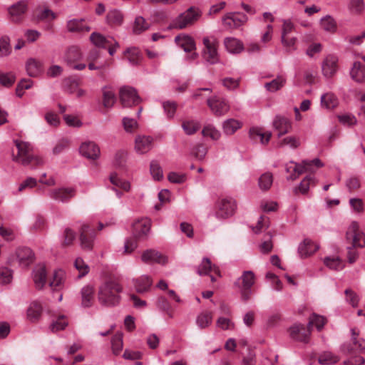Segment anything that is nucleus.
<instances>
[{
	"mask_svg": "<svg viewBox=\"0 0 365 365\" xmlns=\"http://www.w3.org/2000/svg\"><path fill=\"white\" fill-rule=\"evenodd\" d=\"M247 21V16L241 12H230L222 19V24L227 29H237L244 25Z\"/></svg>",
	"mask_w": 365,
	"mask_h": 365,
	"instance_id": "nucleus-11",
	"label": "nucleus"
},
{
	"mask_svg": "<svg viewBox=\"0 0 365 365\" xmlns=\"http://www.w3.org/2000/svg\"><path fill=\"white\" fill-rule=\"evenodd\" d=\"M68 325V320L64 315H59L54 319L49 326V329L52 332H57L65 329Z\"/></svg>",
	"mask_w": 365,
	"mask_h": 365,
	"instance_id": "nucleus-46",
	"label": "nucleus"
},
{
	"mask_svg": "<svg viewBox=\"0 0 365 365\" xmlns=\"http://www.w3.org/2000/svg\"><path fill=\"white\" fill-rule=\"evenodd\" d=\"M351 78L358 83L365 81V66L362 65L359 61L354 63L350 71Z\"/></svg>",
	"mask_w": 365,
	"mask_h": 365,
	"instance_id": "nucleus-37",
	"label": "nucleus"
},
{
	"mask_svg": "<svg viewBox=\"0 0 365 365\" xmlns=\"http://www.w3.org/2000/svg\"><path fill=\"white\" fill-rule=\"evenodd\" d=\"M14 144L17 149V153L13 152L12 160L24 165H31L32 168L44 164V160L38 155L31 153V146L29 143L15 140Z\"/></svg>",
	"mask_w": 365,
	"mask_h": 365,
	"instance_id": "nucleus-1",
	"label": "nucleus"
},
{
	"mask_svg": "<svg viewBox=\"0 0 365 365\" xmlns=\"http://www.w3.org/2000/svg\"><path fill=\"white\" fill-rule=\"evenodd\" d=\"M15 257L21 267H27L34 261V254L29 247H19L16 250Z\"/></svg>",
	"mask_w": 365,
	"mask_h": 365,
	"instance_id": "nucleus-21",
	"label": "nucleus"
},
{
	"mask_svg": "<svg viewBox=\"0 0 365 365\" xmlns=\"http://www.w3.org/2000/svg\"><path fill=\"white\" fill-rule=\"evenodd\" d=\"M102 93L103 106L108 109L111 108L116 101L114 90L110 86H104L102 88Z\"/></svg>",
	"mask_w": 365,
	"mask_h": 365,
	"instance_id": "nucleus-36",
	"label": "nucleus"
},
{
	"mask_svg": "<svg viewBox=\"0 0 365 365\" xmlns=\"http://www.w3.org/2000/svg\"><path fill=\"white\" fill-rule=\"evenodd\" d=\"M164 113L168 118H173L175 116L178 105L175 101H163L162 103Z\"/></svg>",
	"mask_w": 365,
	"mask_h": 365,
	"instance_id": "nucleus-64",
	"label": "nucleus"
},
{
	"mask_svg": "<svg viewBox=\"0 0 365 365\" xmlns=\"http://www.w3.org/2000/svg\"><path fill=\"white\" fill-rule=\"evenodd\" d=\"M346 240L351 242L353 247H364L365 246V235L359 229L356 222H352L346 234Z\"/></svg>",
	"mask_w": 365,
	"mask_h": 365,
	"instance_id": "nucleus-9",
	"label": "nucleus"
},
{
	"mask_svg": "<svg viewBox=\"0 0 365 365\" xmlns=\"http://www.w3.org/2000/svg\"><path fill=\"white\" fill-rule=\"evenodd\" d=\"M74 267L78 272V277H83L88 274L90 271L89 266L84 262L81 257H77L74 261Z\"/></svg>",
	"mask_w": 365,
	"mask_h": 365,
	"instance_id": "nucleus-59",
	"label": "nucleus"
},
{
	"mask_svg": "<svg viewBox=\"0 0 365 365\" xmlns=\"http://www.w3.org/2000/svg\"><path fill=\"white\" fill-rule=\"evenodd\" d=\"M201 10L195 6H190L179 14L170 23V27L175 29H184L195 24L201 17Z\"/></svg>",
	"mask_w": 365,
	"mask_h": 365,
	"instance_id": "nucleus-4",
	"label": "nucleus"
},
{
	"mask_svg": "<svg viewBox=\"0 0 365 365\" xmlns=\"http://www.w3.org/2000/svg\"><path fill=\"white\" fill-rule=\"evenodd\" d=\"M81 58L82 53L79 48L74 46L68 48L63 56V61L70 67L73 66Z\"/></svg>",
	"mask_w": 365,
	"mask_h": 365,
	"instance_id": "nucleus-31",
	"label": "nucleus"
},
{
	"mask_svg": "<svg viewBox=\"0 0 365 365\" xmlns=\"http://www.w3.org/2000/svg\"><path fill=\"white\" fill-rule=\"evenodd\" d=\"M176 43L181 47L185 52H190L191 54L189 58L191 60H194L197 58V54L193 51L195 50V43L193 38L186 34H180L175 38Z\"/></svg>",
	"mask_w": 365,
	"mask_h": 365,
	"instance_id": "nucleus-19",
	"label": "nucleus"
},
{
	"mask_svg": "<svg viewBox=\"0 0 365 365\" xmlns=\"http://www.w3.org/2000/svg\"><path fill=\"white\" fill-rule=\"evenodd\" d=\"M123 334L122 332L116 333L112 338V351L115 355H119L123 347Z\"/></svg>",
	"mask_w": 365,
	"mask_h": 365,
	"instance_id": "nucleus-50",
	"label": "nucleus"
},
{
	"mask_svg": "<svg viewBox=\"0 0 365 365\" xmlns=\"http://www.w3.org/2000/svg\"><path fill=\"white\" fill-rule=\"evenodd\" d=\"M212 317L213 316L211 312L203 311L197 314L195 323L200 329H204L212 324Z\"/></svg>",
	"mask_w": 365,
	"mask_h": 365,
	"instance_id": "nucleus-41",
	"label": "nucleus"
},
{
	"mask_svg": "<svg viewBox=\"0 0 365 365\" xmlns=\"http://www.w3.org/2000/svg\"><path fill=\"white\" fill-rule=\"evenodd\" d=\"M28 9V0H19L11 4L7 9L10 20L14 23L21 22Z\"/></svg>",
	"mask_w": 365,
	"mask_h": 365,
	"instance_id": "nucleus-10",
	"label": "nucleus"
},
{
	"mask_svg": "<svg viewBox=\"0 0 365 365\" xmlns=\"http://www.w3.org/2000/svg\"><path fill=\"white\" fill-rule=\"evenodd\" d=\"M42 312V304L36 301L32 302L27 309L26 317L32 323L37 322L41 318Z\"/></svg>",
	"mask_w": 365,
	"mask_h": 365,
	"instance_id": "nucleus-29",
	"label": "nucleus"
},
{
	"mask_svg": "<svg viewBox=\"0 0 365 365\" xmlns=\"http://www.w3.org/2000/svg\"><path fill=\"white\" fill-rule=\"evenodd\" d=\"M151 222L148 218H140L135 220L132 225V232L135 238L146 240L150 231Z\"/></svg>",
	"mask_w": 365,
	"mask_h": 365,
	"instance_id": "nucleus-14",
	"label": "nucleus"
},
{
	"mask_svg": "<svg viewBox=\"0 0 365 365\" xmlns=\"http://www.w3.org/2000/svg\"><path fill=\"white\" fill-rule=\"evenodd\" d=\"M80 242L82 249L91 250L96 237L94 230L91 229L89 225L83 224L80 228Z\"/></svg>",
	"mask_w": 365,
	"mask_h": 365,
	"instance_id": "nucleus-15",
	"label": "nucleus"
},
{
	"mask_svg": "<svg viewBox=\"0 0 365 365\" xmlns=\"http://www.w3.org/2000/svg\"><path fill=\"white\" fill-rule=\"evenodd\" d=\"M133 281L134 287L139 294L149 292L153 284V279L146 274L141 275Z\"/></svg>",
	"mask_w": 365,
	"mask_h": 365,
	"instance_id": "nucleus-24",
	"label": "nucleus"
},
{
	"mask_svg": "<svg viewBox=\"0 0 365 365\" xmlns=\"http://www.w3.org/2000/svg\"><path fill=\"white\" fill-rule=\"evenodd\" d=\"M76 195V190L71 187H61L51 189L48 192V196L56 202L67 203Z\"/></svg>",
	"mask_w": 365,
	"mask_h": 365,
	"instance_id": "nucleus-12",
	"label": "nucleus"
},
{
	"mask_svg": "<svg viewBox=\"0 0 365 365\" xmlns=\"http://www.w3.org/2000/svg\"><path fill=\"white\" fill-rule=\"evenodd\" d=\"M153 138L148 135H138L135 140V150L138 154H145L151 150Z\"/></svg>",
	"mask_w": 365,
	"mask_h": 365,
	"instance_id": "nucleus-23",
	"label": "nucleus"
},
{
	"mask_svg": "<svg viewBox=\"0 0 365 365\" xmlns=\"http://www.w3.org/2000/svg\"><path fill=\"white\" fill-rule=\"evenodd\" d=\"M324 264L331 270L340 271L345 267V263L337 256H329L324 259Z\"/></svg>",
	"mask_w": 365,
	"mask_h": 365,
	"instance_id": "nucleus-42",
	"label": "nucleus"
},
{
	"mask_svg": "<svg viewBox=\"0 0 365 365\" xmlns=\"http://www.w3.org/2000/svg\"><path fill=\"white\" fill-rule=\"evenodd\" d=\"M242 126V123L235 118H228L222 122V129L225 135H232Z\"/></svg>",
	"mask_w": 365,
	"mask_h": 365,
	"instance_id": "nucleus-34",
	"label": "nucleus"
},
{
	"mask_svg": "<svg viewBox=\"0 0 365 365\" xmlns=\"http://www.w3.org/2000/svg\"><path fill=\"white\" fill-rule=\"evenodd\" d=\"M124 54L132 65H137L141 59L140 51L137 48H128Z\"/></svg>",
	"mask_w": 365,
	"mask_h": 365,
	"instance_id": "nucleus-58",
	"label": "nucleus"
},
{
	"mask_svg": "<svg viewBox=\"0 0 365 365\" xmlns=\"http://www.w3.org/2000/svg\"><path fill=\"white\" fill-rule=\"evenodd\" d=\"M351 342L344 343L341 346V351L344 354H353L365 351V340L359 336L356 329H351Z\"/></svg>",
	"mask_w": 365,
	"mask_h": 365,
	"instance_id": "nucleus-6",
	"label": "nucleus"
},
{
	"mask_svg": "<svg viewBox=\"0 0 365 365\" xmlns=\"http://www.w3.org/2000/svg\"><path fill=\"white\" fill-rule=\"evenodd\" d=\"M271 133L263 132L260 128H252L250 130V137L255 143H260L262 145H266L269 141L271 138Z\"/></svg>",
	"mask_w": 365,
	"mask_h": 365,
	"instance_id": "nucleus-32",
	"label": "nucleus"
},
{
	"mask_svg": "<svg viewBox=\"0 0 365 365\" xmlns=\"http://www.w3.org/2000/svg\"><path fill=\"white\" fill-rule=\"evenodd\" d=\"M66 277V272L61 269H56L53 272L52 279L49 282V286L53 290H59L63 287Z\"/></svg>",
	"mask_w": 365,
	"mask_h": 365,
	"instance_id": "nucleus-38",
	"label": "nucleus"
},
{
	"mask_svg": "<svg viewBox=\"0 0 365 365\" xmlns=\"http://www.w3.org/2000/svg\"><path fill=\"white\" fill-rule=\"evenodd\" d=\"M78 150L82 156L90 160H97L101 155L99 146L93 141L83 142Z\"/></svg>",
	"mask_w": 365,
	"mask_h": 365,
	"instance_id": "nucleus-18",
	"label": "nucleus"
},
{
	"mask_svg": "<svg viewBox=\"0 0 365 365\" xmlns=\"http://www.w3.org/2000/svg\"><path fill=\"white\" fill-rule=\"evenodd\" d=\"M110 38H106L101 34L96 32L93 33L90 36L91 42L95 46L101 48H106L107 46L111 45L112 42Z\"/></svg>",
	"mask_w": 365,
	"mask_h": 365,
	"instance_id": "nucleus-49",
	"label": "nucleus"
},
{
	"mask_svg": "<svg viewBox=\"0 0 365 365\" xmlns=\"http://www.w3.org/2000/svg\"><path fill=\"white\" fill-rule=\"evenodd\" d=\"M110 181L114 186L120 187L125 191H129L130 189V182L119 178L115 173L110 174Z\"/></svg>",
	"mask_w": 365,
	"mask_h": 365,
	"instance_id": "nucleus-55",
	"label": "nucleus"
},
{
	"mask_svg": "<svg viewBox=\"0 0 365 365\" xmlns=\"http://www.w3.org/2000/svg\"><path fill=\"white\" fill-rule=\"evenodd\" d=\"M227 51L230 53H239L244 49L242 42L235 37H227L224 40Z\"/></svg>",
	"mask_w": 365,
	"mask_h": 365,
	"instance_id": "nucleus-35",
	"label": "nucleus"
},
{
	"mask_svg": "<svg viewBox=\"0 0 365 365\" xmlns=\"http://www.w3.org/2000/svg\"><path fill=\"white\" fill-rule=\"evenodd\" d=\"M150 173L155 180H161L164 175L163 169L156 160H152L150 164Z\"/></svg>",
	"mask_w": 365,
	"mask_h": 365,
	"instance_id": "nucleus-54",
	"label": "nucleus"
},
{
	"mask_svg": "<svg viewBox=\"0 0 365 365\" xmlns=\"http://www.w3.org/2000/svg\"><path fill=\"white\" fill-rule=\"evenodd\" d=\"M320 101L322 107L328 110L334 109L339 105L337 97L332 93H326L322 95Z\"/></svg>",
	"mask_w": 365,
	"mask_h": 365,
	"instance_id": "nucleus-40",
	"label": "nucleus"
},
{
	"mask_svg": "<svg viewBox=\"0 0 365 365\" xmlns=\"http://www.w3.org/2000/svg\"><path fill=\"white\" fill-rule=\"evenodd\" d=\"M11 53L10 45V38L7 36H3L0 38V58L9 56Z\"/></svg>",
	"mask_w": 365,
	"mask_h": 365,
	"instance_id": "nucleus-56",
	"label": "nucleus"
},
{
	"mask_svg": "<svg viewBox=\"0 0 365 365\" xmlns=\"http://www.w3.org/2000/svg\"><path fill=\"white\" fill-rule=\"evenodd\" d=\"M204 44L203 57L206 61L211 64L216 63L219 61L217 50V41L214 38L204 37L202 40Z\"/></svg>",
	"mask_w": 365,
	"mask_h": 365,
	"instance_id": "nucleus-13",
	"label": "nucleus"
},
{
	"mask_svg": "<svg viewBox=\"0 0 365 365\" xmlns=\"http://www.w3.org/2000/svg\"><path fill=\"white\" fill-rule=\"evenodd\" d=\"M202 135L204 137H209L212 140H217L221 137L220 130L212 124H207L203 127Z\"/></svg>",
	"mask_w": 365,
	"mask_h": 365,
	"instance_id": "nucleus-51",
	"label": "nucleus"
},
{
	"mask_svg": "<svg viewBox=\"0 0 365 365\" xmlns=\"http://www.w3.org/2000/svg\"><path fill=\"white\" fill-rule=\"evenodd\" d=\"M321 27L327 32L334 33L336 29V23L331 16H326L320 20Z\"/></svg>",
	"mask_w": 365,
	"mask_h": 365,
	"instance_id": "nucleus-52",
	"label": "nucleus"
},
{
	"mask_svg": "<svg viewBox=\"0 0 365 365\" xmlns=\"http://www.w3.org/2000/svg\"><path fill=\"white\" fill-rule=\"evenodd\" d=\"M28 74L30 76H37L42 71V63L35 58H29L26 64Z\"/></svg>",
	"mask_w": 365,
	"mask_h": 365,
	"instance_id": "nucleus-45",
	"label": "nucleus"
},
{
	"mask_svg": "<svg viewBox=\"0 0 365 365\" xmlns=\"http://www.w3.org/2000/svg\"><path fill=\"white\" fill-rule=\"evenodd\" d=\"M120 100L124 107H130L140 101L136 91L131 87H123L120 90Z\"/></svg>",
	"mask_w": 365,
	"mask_h": 365,
	"instance_id": "nucleus-17",
	"label": "nucleus"
},
{
	"mask_svg": "<svg viewBox=\"0 0 365 365\" xmlns=\"http://www.w3.org/2000/svg\"><path fill=\"white\" fill-rule=\"evenodd\" d=\"M182 128L187 135L195 134L200 128V123L195 119H186L182 121Z\"/></svg>",
	"mask_w": 365,
	"mask_h": 365,
	"instance_id": "nucleus-43",
	"label": "nucleus"
},
{
	"mask_svg": "<svg viewBox=\"0 0 365 365\" xmlns=\"http://www.w3.org/2000/svg\"><path fill=\"white\" fill-rule=\"evenodd\" d=\"M150 27V24L142 16H138L135 19L133 25V33L140 34L142 32L148 30Z\"/></svg>",
	"mask_w": 365,
	"mask_h": 365,
	"instance_id": "nucleus-53",
	"label": "nucleus"
},
{
	"mask_svg": "<svg viewBox=\"0 0 365 365\" xmlns=\"http://www.w3.org/2000/svg\"><path fill=\"white\" fill-rule=\"evenodd\" d=\"M207 106L215 116H222L230 109L228 101L219 96H214L207 100Z\"/></svg>",
	"mask_w": 365,
	"mask_h": 365,
	"instance_id": "nucleus-8",
	"label": "nucleus"
},
{
	"mask_svg": "<svg viewBox=\"0 0 365 365\" xmlns=\"http://www.w3.org/2000/svg\"><path fill=\"white\" fill-rule=\"evenodd\" d=\"M318 249L319 246L313 241L309 239H305L299 244L298 247V253L301 257L305 258L313 255Z\"/></svg>",
	"mask_w": 365,
	"mask_h": 365,
	"instance_id": "nucleus-30",
	"label": "nucleus"
},
{
	"mask_svg": "<svg viewBox=\"0 0 365 365\" xmlns=\"http://www.w3.org/2000/svg\"><path fill=\"white\" fill-rule=\"evenodd\" d=\"M273 182L272 175L270 173L262 174L259 178V186L262 190H269Z\"/></svg>",
	"mask_w": 365,
	"mask_h": 365,
	"instance_id": "nucleus-61",
	"label": "nucleus"
},
{
	"mask_svg": "<svg viewBox=\"0 0 365 365\" xmlns=\"http://www.w3.org/2000/svg\"><path fill=\"white\" fill-rule=\"evenodd\" d=\"M197 272L200 275H207L210 272H215L220 275L219 268L215 265H212L210 259L206 257L202 259L201 264L197 267Z\"/></svg>",
	"mask_w": 365,
	"mask_h": 365,
	"instance_id": "nucleus-39",
	"label": "nucleus"
},
{
	"mask_svg": "<svg viewBox=\"0 0 365 365\" xmlns=\"http://www.w3.org/2000/svg\"><path fill=\"white\" fill-rule=\"evenodd\" d=\"M289 335L292 339L307 342L309 335L310 334V329H307L303 324H294L289 328Z\"/></svg>",
	"mask_w": 365,
	"mask_h": 365,
	"instance_id": "nucleus-22",
	"label": "nucleus"
},
{
	"mask_svg": "<svg viewBox=\"0 0 365 365\" xmlns=\"http://www.w3.org/2000/svg\"><path fill=\"white\" fill-rule=\"evenodd\" d=\"M237 210V203L232 197H225L217 202L216 217L219 219H227L232 216Z\"/></svg>",
	"mask_w": 365,
	"mask_h": 365,
	"instance_id": "nucleus-7",
	"label": "nucleus"
},
{
	"mask_svg": "<svg viewBox=\"0 0 365 365\" xmlns=\"http://www.w3.org/2000/svg\"><path fill=\"white\" fill-rule=\"evenodd\" d=\"M318 361L322 365H331L339 361V357L331 352L325 351L319 355Z\"/></svg>",
	"mask_w": 365,
	"mask_h": 365,
	"instance_id": "nucleus-57",
	"label": "nucleus"
},
{
	"mask_svg": "<svg viewBox=\"0 0 365 365\" xmlns=\"http://www.w3.org/2000/svg\"><path fill=\"white\" fill-rule=\"evenodd\" d=\"M121 286L114 280H107L98 289V298L101 304L115 306L119 302Z\"/></svg>",
	"mask_w": 365,
	"mask_h": 365,
	"instance_id": "nucleus-2",
	"label": "nucleus"
},
{
	"mask_svg": "<svg viewBox=\"0 0 365 365\" xmlns=\"http://www.w3.org/2000/svg\"><path fill=\"white\" fill-rule=\"evenodd\" d=\"M156 307L160 311L165 312L168 317L173 319L174 314L171 309V305L165 297H160L156 301Z\"/></svg>",
	"mask_w": 365,
	"mask_h": 365,
	"instance_id": "nucleus-47",
	"label": "nucleus"
},
{
	"mask_svg": "<svg viewBox=\"0 0 365 365\" xmlns=\"http://www.w3.org/2000/svg\"><path fill=\"white\" fill-rule=\"evenodd\" d=\"M339 58L336 56H327L322 63V73L326 78H331L338 70Z\"/></svg>",
	"mask_w": 365,
	"mask_h": 365,
	"instance_id": "nucleus-20",
	"label": "nucleus"
},
{
	"mask_svg": "<svg viewBox=\"0 0 365 365\" xmlns=\"http://www.w3.org/2000/svg\"><path fill=\"white\" fill-rule=\"evenodd\" d=\"M95 289L93 285L86 284L81 291V305L83 307H91L94 300Z\"/></svg>",
	"mask_w": 365,
	"mask_h": 365,
	"instance_id": "nucleus-33",
	"label": "nucleus"
},
{
	"mask_svg": "<svg viewBox=\"0 0 365 365\" xmlns=\"http://www.w3.org/2000/svg\"><path fill=\"white\" fill-rule=\"evenodd\" d=\"M67 29L71 32H88L90 27L85 24L83 19H72L68 21Z\"/></svg>",
	"mask_w": 365,
	"mask_h": 365,
	"instance_id": "nucleus-44",
	"label": "nucleus"
},
{
	"mask_svg": "<svg viewBox=\"0 0 365 365\" xmlns=\"http://www.w3.org/2000/svg\"><path fill=\"white\" fill-rule=\"evenodd\" d=\"M326 323V319L324 317L313 314L309 317V322L308 324V329L314 326L318 331H320Z\"/></svg>",
	"mask_w": 365,
	"mask_h": 365,
	"instance_id": "nucleus-63",
	"label": "nucleus"
},
{
	"mask_svg": "<svg viewBox=\"0 0 365 365\" xmlns=\"http://www.w3.org/2000/svg\"><path fill=\"white\" fill-rule=\"evenodd\" d=\"M287 83V77L284 74L277 75L264 84L265 90L269 93H275L285 86Z\"/></svg>",
	"mask_w": 365,
	"mask_h": 365,
	"instance_id": "nucleus-27",
	"label": "nucleus"
},
{
	"mask_svg": "<svg viewBox=\"0 0 365 365\" xmlns=\"http://www.w3.org/2000/svg\"><path fill=\"white\" fill-rule=\"evenodd\" d=\"M106 19L108 24L112 26H120L123 23V16L120 11L112 10L108 13Z\"/></svg>",
	"mask_w": 365,
	"mask_h": 365,
	"instance_id": "nucleus-48",
	"label": "nucleus"
},
{
	"mask_svg": "<svg viewBox=\"0 0 365 365\" xmlns=\"http://www.w3.org/2000/svg\"><path fill=\"white\" fill-rule=\"evenodd\" d=\"M141 259L147 264L158 263L164 264L167 262L166 258L155 250L144 251L141 255Z\"/></svg>",
	"mask_w": 365,
	"mask_h": 365,
	"instance_id": "nucleus-26",
	"label": "nucleus"
},
{
	"mask_svg": "<svg viewBox=\"0 0 365 365\" xmlns=\"http://www.w3.org/2000/svg\"><path fill=\"white\" fill-rule=\"evenodd\" d=\"M272 125L274 128L278 131L279 137L287 133L292 128L290 120L287 118L282 115L275 116Z\"/></svg>",
	"mask_w": 365,
	"mask_h": 365,
	"instance_id": "nucleus-25",
	"label": "nucleus"
},
{
	"mask_svg": "<svg viewBox=\"0 0 365 365\" xmlns=\"http://www.w3.org/2000/svg\"><path fill=\"white\" fill-rule=\"evenodd\" d=\"M239 281H242V299L243 301H247L252 294L251 287L255 284V274L252 271H245Z\"/></svg>",
	"mask_w": 365,
	"mask_h": 365,
	"instance_id": "nucleus-16",
	"label": "nucleus"
},
{
	"mask_svg": "<svg viewBox=\"0 0 365 365\" xmlns=\"http://www.w3.org/2000/svg\"><path fill=\"white\" fill-rule=\"evenodd\" d=\"M316 185V179L313 175L306 176L300 182L299 185V190L302 194H305L308 192L311 186Z\"/></svg>",
	"mask_w": 365,
	"mask_h": 365,
	"instance_id": "nucleus-60",
	"label": "nucleus"
},
{
	"mask_svg": "<svg viewBox=\"0 0 365 365\" xmlns=\"http://www.w3.org/2000/svg\"><path fill=\"white\" fill-rule=\"evenodd\" d=\"M33 279L37 289H42L46 284V270L44 265L38 264L33 271Z\"/></svg>",
	"mask_w": 365,
	"mask_h": 365,
	"instance_id": "nucleus-28",
	"label": "nucleus"
},
{
	"mask_svg": "<svg viewBox=\"0 0 365 365\" xmlns=\"http://www.w3.org/2000/svg\"><path fill=\"white\" fill-rule=\"evenodd\" d=\"M323 166V163L319 158H314L312 160H303L301 164H297L291 161L286 165L285 168L287 173H290L289 178L294 180L303 173L309 172L313 173H315L318 168Z\"/></svg>",
	"mask_w": 365,
	"mask_h": 365,
	"instance_id": "nucleus-3",
	"label": "nucleus"
},
{
	"mask_svg": "<svg viewBox=\"0 0 365 365\" xmlns=\"http://www.w3.org/2000/svg\"><path fill=\"white\" fill-rule=\"evenodd\" d=\"M294 30L295 26L291 20H282L281 43L287 52H292L297 49V38L291 36Z\"/></svg>",
	"mask_w": 365,
	"mask_h": 365,
	"instance_id": "nucleus-5",
	"label": "nucleus"
},
{
	"mask_svg": "<svg viewBox=\"0 0 365 365\" xmlns=\"http://www.w3.org/2000/svg\"><path fill=\"white\" fill-rule=\"evenodd\" d=\"M139 240L133 236L126 238L124 242L123 254L130 255L138 247V241Z\"/></svg>",
	"mask_w": 365,
	"mask_h": 365,
	"instance_id": "nucleus-62",
	"label": "nucleus"
}]
</instances>
